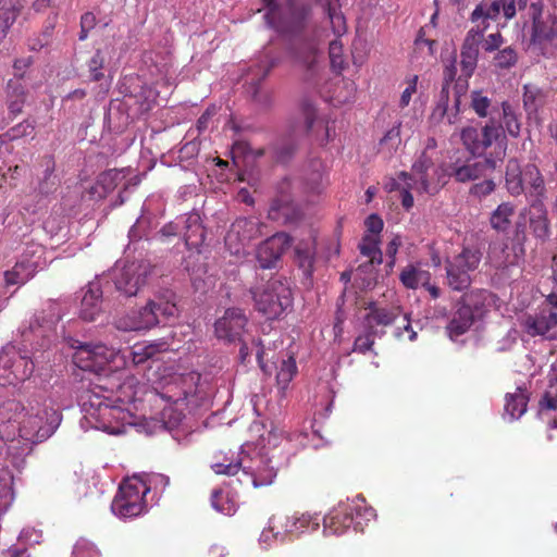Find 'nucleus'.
Masks as SVG:
<instances>
[{
    "label": "nucleus",
    "instance_id": "obj_1",
    "mask_svg": "<svg viewBox=\"0 0 557 557\" xmlns=\"http://www.w3.org/2000/svg\"><path fill=\"white\" fill-rule=\"evenodd\" d=\"M177 312L175 295L170 292L166 296L149 300L147 305L139 310L117 318L114 324L117 330L124 332L149 330L161 322H166L175 318Z\"/></svg>",
    "mask_w": 557,
    "mask_h": 557
},
{
    "label": "nucleus",
    "instance_id": "obj_2",
    "mask_svg": "<svg viewBox=\"0 0 557 557\" xmlns=\"http://www.w3.org/2000/svg\"><path fill=\"white\" fill-rule=\"evenodd\" d=\"M81 399L87 419L96 429L114 435L124 433L125 421L129 418L128 412L119 406H112L107 397L94 389L86 391Z\"/></svg>",
    "mask_w": 557,
    "mask_h": 557
},
{
    "label": "nucleus",
    "instance_id": "obj_3",
    "mask_svg": "<svg viewBox=\"0 0 557 557\" xmlns=\"http://www.w3.org/2000/svg\"><path fill=\"white\" fill-rule=\"evenodd\" d=\"M267 23L280 33L301 29L311 14V7L296 0H262Z\"/></svg>",
    "mask_w": 557,
    "mask_h": 557
},
{
    "label": "nucleus",
    "instance_id": "obj_4",
    "mask_svg": "<svg viewBox=\"0 0 557 557\" xmlns=\"http://www.w3.org/2000/svg\"><path fill=\"white\" fill-rule=\"evenodd\" d=\"M505 188L512 196L523 194L531 200L546 197V186L540 169L532 163L521 168L517 159H509L505 171Z\"/></svg>",
    "mask_w": 557,
    "mask_h": 557
},
{
    "label": "nucleus",
    "instance_id": "obj_5",
    "mask_svg": "<svg viewBox=\"0 0 557 557\" xmlns=\"http://www.w3.org/2000/svg\"><path fill=\"white\" fill-rule=\"evenodd\" d=\"M250 292L256 309L269 320L281 318L293 305L290 287L280 280H270L264 286Z\"/></svg>",
    "mask_w": 557,
    "mask_h": 557
},
{
    "label": "nucleus",
    "instance_id": "obj_6",
    "mask_svg": "<svg viewBox=\"0 0 557 557\" xmlns=\"http://www.w3.org/2000/svg\"><path fill=\"white\" fill-rule=\"evenodd\" d=\"M149 491L150 486L147 481L139 475L124 480L112 502V511L122 518L141 515L146 509L145 497Z\"/></svg>",
    "mask_w": 557,
    "mask_h": 557
},
{
    "label": "nucleus",
    "instance_id": "obj_7",
    "mask_svg": "<svg viewBox=\"0 0 557 557\" xmlns=\"http://www.w3.org/2000/svg\"><path fill=\"white\" fill-rule=\"evenodd\" d=\"M152 267L147 260L126 261L113 271V282L117 292L126 297L136 296L146 285Z\"/></svg>",
    "mask_w": 557,
    "mask_h": 557
},
{
    "label": "nucleus",
    "instance_id": "obj_8",
    "mask_svg": "<svg viewBox=\"0 0 557 557\" xmlns=\"http://www.w3.org/2000/svg\"><path fill=\"white\" fill-rule=\"evenodd\" d=\"M294 64L304 72L306 81L315 78L323 67L324 54L313 38H299L290 47Z\"/></svg>",
    "mask_w": 557,
    "mask_h": 557
},
{
    "label": "nucleus",
    "instance_id": "obj_9",
    "mask_svg": "<svg viewBox=\"0 0 557 557\" xmlns=\"http://www.w3.org/2000/svg\"><path fill=\"white\" fill-rule=\"evenodd\" d=\"M398 178L406 183L401 189V206L407 211L413 207V196L411 190L419 194H436L445 184L441 182L440 173L434 175L432 171H423V173H408L401 171L398 173Z\"/></svg>",
    "mask_w": 557,
    "mask_h": 557
},
{
    "label": "nucleus",
    "instance_id": "obj_10",
    "mask_svg": "<svg viewBox=\"0 0 557 557\" xmlns=\"http://www.w3.org/2000/svg\"><path fill=\"white\" fill-rule=\"evenodd\" d=\"M120 351L104 344L81 345L73 355V362L82 370L100 372L104 367L114 362Z\"/></svg>",
    "mask_w": 557,
    "mask_h": 557
},
{
    "label": "nucleus",
    "instance_id": "obj_11",
    "mask_svg": "<svg viewBox=\"0 0 557 557\" xmlns=\"http://www.w3.org/2000/svg\"><path fill=\"white\" fill-rule=\"evenodd\" d=\"M460 138L466 149L472 156L480 157L500 140L502 127L497 125L496 120L487 121L481 129L473 126L462 128Z\"/></svg>",
    "mask_w": 557,
    "mask_h": 557
},
{
    "label": "nucleus",
    "instance_id": "obj_12",
    "mask_svg": "<svg viewBox=\"0 0 557 557\" xmlns=\"http://www.w3.org/2000/svg\"><path fill=\"white\" fill-rule=\"evenodd\" d=\"M59 421V412L45 406L44 409L37 410L35 414L23 421L21 432L25 438L40 442L54 432Z\"/></svg>",
    "mask_w": 557,
    "mask_h": 557
},
{
    "label": "nucleus",
    "instance_id": "obj_13",
    "mask_svg": "<svg viewBox=\"0 0 557 557\" xmlns=\"http://www.w3.org/2000/svg\"><path fill=\"white\" fill-rule=\"evenodd\" d=\"M520 325L532 337L557 339V311L553 308L541 307L532 313H527L522 317Z\"/></svg>",
    "mask_w": 557,
    "mask_h": 557
},
{
    "label": "nucleus",
    "instance_id": "obj_14",
    "mask_svg": "<svg viewBox=\"0 0 557 557\" xmlns=\"http://www.w3.org/2000/svg\"><path fill=\"white\" fill-rule=\"evenodd\" d=\"M504 154L505 148L499 147L496 158L491 154L480 160H467L463 164L455 163L450 165L449 175L460 183L479 180L493 172L497 166V161H500Z\"/></svg>",
    "mask_w": 557,
    "mask_h": 557
},
{
    "label": "nucleus",
    "instance_id": "obj_15",
    "mask_svg": "<svg viewBox=\"0 0 557 557\" xmlns=\"http://www.w3.org/2000/svg\"><path fill=\"white\" fill-rule=\"evenodd\" d=\"M529 10L533 20V42L544 48L557 46V17L552 14L543 16V5L540 1L531 3Z\"/></svg>",
    "mask_w": 557,
    "mask_h": 557
},
{
    "label": "nucleus",
    "instance_id": "obj_16",
    "mask_svg": "<svg viewBox=\"0 0 557 557\" xmlns=\"http://www.w3.org/2000/svg\"><path fill=\"white\" fill-rule=\"evenodd\" d=\"M271 457H261L255 462L253 467H242L240 473L237 476V482L242 486H251L255 488L269 486L274 482L277 474V466L273 465Z\"/></svg>",
    "mask_w": 557,
    "mask_h": 557
},
{
    "label": "nucleus",
    "instance_id": "obj_17",
    "mask_svg": "<svg viewBox=\"0 0 557 557\" xmlns=\"http://www.w3.org/2000/svg\"><path fill=\"white\" fill-rule=\"evenodd\" d=\"M292 245V237L280 232L262 242L257 249V260L262 269H273Z\"/></svg>",
    "mask_w": 557,
    "mask_h": 557
},
{
    "label": "nucleus",
    "instance_id": "obj_18",
    "mask_svg": "<svg viewBox=\"0 0 557 557\" xmlns=\"http://www.w3.org/2000/svg\"><path fill=\"white\" fill-rule=\"evenodd\" d=\"M485 26L474 25L470 28L463 39L460 50V65L462 75L467 78L471 77L476 69L479 59V48L483 41Z\"/></svg>",
    "mask_w": 557,
    "mask_h": 557
},
{
    "label": "nucleus",
    "instance_id": "obj_19",
    "mask_svg": "<svg viewBox=\"0 0 557 557\" xmlns=\"http://www.w3.org/2000/svg\"><path fill=\"white\" fill-rule=\"evenodd\" d=\"M248 319L244 311L239 308H228L223 317L214 323L215 334L219 338L234 342L240 339Z\"/></svg>",
    "mask_w": 557,
    "mask_h": 557
},
{
    "label": "nucleus",
    "instance_id": "obj_20",
    "mask_svg": "<svg viewBox=\"0 0 557 557\" xmlns=\"http://www.w3.org/2000/svg\"><path fill=\"white\" fill-rule=\"evenodd\" d=\"M360 513V508L351 504H339L333 508L323 519L325 534L341 535L355 524V515Z\"/></svg>",
    "mask_w": 557,
    "mask_h": 557
},
{
    "label": "nucleus",
    "instance_id": "obj_21",
    "mask_svg": "<svg viewBox=\"0 0 557 557\" xmlns=\"http://www.w3.org/2000/svg\"><path fill=\"white\" fill-rule=\"evenodd\" d=\"M33 372L34 362L26 356L16 355L0 369V377L3 385H16L29 379Z\"/></svg>",
    "mask_w": 557,
    "mask_h": 557
},
{
    "label": "nucleus",
    "instance_id": "obj_22",
    "mask_svg": "<svg viewBox=\"0 0 557 557\" xmlns=\"http://www.w3.org/2000/svg\"><path fill=\"white\" fill-rule=\"evenodd\" d=\"M262 224L252 218H238L231 225L225 236V243L232 248L233 242L237 240L239 245L245 246L250 240L261 235Z\"/></svg>",
    "mask_w": 557,
    "mask_h": 557
},
{
    "label": "nucleus",
    "instance_id": "obj_23",
    "mask_svg": "<svg viewBox=\"0 0 557 557\" xmlns=\"http://www.w3.org/2000/svg\"><path fill=\"white\" fill-rule=\"evenodd\" d=\"M546 197H535L530 200L527 208L530 228L533 235L539 239H546L549 236L548 213L543 200Z\"/></svg>",
    "mask_w": 557,
    "mask_h": 557
},
{
    "label": "nucleus",
    "instance_id": "obj_24",
    "mask_svg": "<svg viewBox=\"0 0 557 557\" xmlns=\"http://www.w3.org/2000/svg\"><path fill=\"white\" fill-rule=\"evenodd\" d=\"M300 110L305 119L306 133L314 135L321 145L329 143L330 127L324 120L317 117L314 104L310 100L305 99L300 104Z\"/></svg>",
    "mask_w": 557,
    "mask_h": 557
},
{
    "label": "nucleus",
    "instance_id": "obj_25",
    "mask_svg": "<svg viewBox=\"0 0 557 557\" xmlns=\"http://www.w3.org/2000/svg\"><path fill=\"white\" fill-rule=\"evenodd\" d=\"M499 120L496 119L497 125L502 127V138L505 139V134L512 138H518L521 133V113L518 108L511 102L505 100L499 104Z\"/></svg>",
    "mask_w": 557,
    "mask_h": 557
},
{
    "label": "nucleus",
    "instance_id": "obj_26",
    "mask_svg": "<svg viewBox=\"0 0 557 557\" xmlns=\"http://www.w3.org/2000/svg\"><path fill=\"white\" fill-rule=\"evenodd\" d=\"M102 289L99 282H90L81 301L79 317L92 322L101 313Z\"/></svg>",
    "mask_w": 557,
    "mask_h": 557
},
{
    "label": "nucleus",
    "instance_id": "obj_27",
    "mask_svg": "<svg viewBox=\"0 0 557 557\" xmlns=\"http://www.w3.org/2000/svg\"><path fill=\"white\" fill-rule=\"evenodd\" d=\"M21 79L22 76L12 78L8 82L5 87V106L11 120L22 114L28 95Z\"/></svg>",
    "mask_w": 557,
    "mask_h": 557
},
{
    "label": "nucleus",
    "instance_id": "obj_28",
    "mask_svg": "<svg viewBox=\"0 0 557 557\" xmlns=\"http://www.w3.org/2000/svg\"><path fill=\"white\" fill-rule=\"evenodd\" d=\"M478 318L474 317V313L465 307L459 301L456 304V310L453 312V315L446 326V331L450 338H456L460 335L467 333Z\"/></svg>",
    "mask_w": 557,
    "mask_h": 557
},
{
    "label": "nucleus",
    "instance_id": "obj_29",
    "mask_svg": "<svg viewBox=\"0 0 557 557\" xmlns=\"http://www.w3.org/2000/svg\"><path fill=\"white\" fill-rule=\"evenodd\" d=\"M184 224V242L189 250H197L202 246L206 232L201 224V219L198 213H190L183 219Z\"/></svg>",
    "mask_w": 557,
    "mask_h": 557
},
{
    "label": "nucleus",
    "instance_id": "obj_30",
    "mask_svg": "<svg viewBox=\"0 0 557 557\" xmlns=\"http://www.w3.org/2000/svg\"><path fill=\"white\" fill-rule=\"evenodd\" d=\"M519 253V246L516 243L511 248L504 242L493 243L490 246L488 258L496 268H506L517 263Z\"/></svg>",
    "mask_w": 557,
    "mask_h": 557
},
{
    "label": "nucleus",
    "instance_id": "obj_31",
    "mask_svg": "<svg viewBox=\"0 0 557 557\" xmlns=\"http://www.w3.org/2000/svg\"><path fill=\"white\" fill-rule=\"evenodd\" d=\"M37 271V265L30 260H23L16 262L12 269L3 273L4 283L7 286L24 285L32 280Z\"/></svg>",
    "mask_w": 557,
    "mask_h": 557
},
{
    "label": "nucleus",
    "instance_id": "obj_32",
    "mask_svg": "<svg viewBox=\"0 0 557 557\" xmlns=\"http://www.w3.org/2000/svg\"><path fill=\"white\" fill-rule=\"evenodd\" d=\"M483 258V250L478 244L463 245L459 253L450 260L468 272H474L479 269Z\"/></svg>",
    "mask_w": 557,
    "mask_h": 557
},
{
    "label": "nucleus",
    "instance_id": "obj_33",
    "mask_svg": "<svg viewBox=\"0 0 557 557\" xmlns=\"http://www.w3.org/2000/svg\"><path fill=\"white\" fill-rule=\"evenodd\" d=\"M469 106L480 119L492 121L496 120V114H499V107L494 104L482 90L471 91Z\"/></svg>",
    "mask_w": 557,
    "mask_h": 557
},
{
    "label": "nucleus",
    "instance_id": "obj_34",
    "mask_svg": "<svg viewBox=\"0 0 557 557\" xmlns=\"http://www.w3.org/2000/svg\"><path fill=\"white\" fill-rule=\"evenodd\" d=\"M370 311L366 315L364 320L369 329L374 326H388L395 322V320L400 315L399 307H377L375 305L370 306Z\"/></svg>",
    "mask_w": 557,
    "mask_h": 557
},
{
    "label": "nucleus",
    "instance_id": "obj_35",
    "mask_svg": "<svg viewBox=\"0 0 557 557\" xmlns=\"http://www.w3.org/2000/svg\"><path fill=\"white\" fill-rule=\"evenodd\" d=\"M23 4L20 0H0V42L21 14Z\"/></svg>",
    "mask_w": 557,
    "mask_h": 557
},
{
    "label": "nucleus",
    "instance_id": "obj_36",
    "mask_svg": "<svg viewBox=\"0 0 557 557\" xmlns=\"http://www.w3.org/2000/svg\"><path fill=\"white\" fill-rule=\"evenodd\" d=\"M447 285L455 292H463L468 289L472 283L471 273L461 269L451 260L445 262Z\"/></svg>",
    "mask_w": 557,
    "mask_h": 557
},
{
    "label": "nucleus",
    "instance_id": "obj_37",
    "mask_svg": "<svg viewBox=\"0 0 557 557\" xmlns=\"http://www.w3.org/2000/svg\"><path fill=\"white\" fill-rule=\"evenodd\" d=\"M529 393L525 387L518 386L513 393L505 396V411L510 419H519L528 408Z\"/></svg>",
    "mask_w": 557,
    "mask_h": 557
},
{
    "label": "nucleus",
    "instance_id": "obj_38",
    "mask_svg": "<svg viewBox=\"0 0 557 557\" xmlns=\"http://www.w3.org/2000/svg\"><path fill=\"white\" fill-rule=\"evenodd\" d=\"M183 383L184 377L182 375L171 376L170 380L162 385L158 394L166 401L178 405V403L185 401L191 393L183 387Z\"/></svg>",
    "mask_w": 557,
    "mask_h": 557
},
{
    "label": "nucleus",
    "instance_id": "obj_39",
    "mask_svg": "<svg viewBox=\"0 0 557 557\" xmlns=\"http://www.w3.org/2000/svg\"><path fill=\"white\" fill-rule=\"evenodd\" d=\"M516 213V206L510 201L502 202L491 213V227L497 232L505 233L511 225V219Z\"/></svg>",
    "mask_w": 557,
    "mask_h": 557
},
{
    "label": "nucleus",
    "instance_id": "obj_40",
    "mask_svg": "<svg viewBox=\"0 0 557 557\" xmlns=\"http://www.w3.org/2000/svg\"><path fill=\"white\" fill-rule=\"evenodd\" d=\"M492 294L486 289H472L465 293L458 300L465 307H468L475 318H481L486 310V304Z\"/></svg>",
    "mask_w": 557,
    "mask_h": 557
},
{
    "label": "nucleus",
    "instance_id": "obj_41",
    "mask_svg": "<svg viewBox=\"0 0 557 557\" xmlns=\"http://www.w3.org/2000/svg\"><path fill=\"white\" fill-rule=\"evenodd\" d=\"M500 1L495 0L487 3H480L472 11L470 21L475 25L485 26V30L488 28V20H496L500 13Z\"/></svg>",
    "mask_w": 557,
    "mask_h": 557
},
{
    "label": "nucleus",
    "instance_id": "obj_42",
    "mask_svg": "<svg viewBox=\"0 0 557 557\" xmlns=\"http://www.w3.org/2000/svg\"><path fill=\"white\" fill-rule=\"evenodd\" d=\"M315 258V247L313 243H299L295 248V261L304 271V274L310 276L313 272Z\"/></svg>",
    "mask_w": 557,
    "mask_h": 557
},
{
    "label": "nucleus",
    "instance_id": "obj_43",
    "mask_svg": "<svg viewBox=\"0 0 557 557\" xmlns=\"http://www.w3.org/2000/svg\"><path fill=\"white\" fill-rule=\"evenodd\" d=\"M523 108L527 114L537 113L539 109L544 106L545 95L541 88L535 85L527 84L523 86Z\"/></svg>",
    "mask_w": 557,
    "mask_h": 557
},
{
    "label": "nucleus",
    "instance_id": "obj_44",
    "mask_svg": "<svg viewBox=\"0 0 557 557\" xmlns=\"http://www.w3.org/2000/svg\"><path fill=\"white\" fill-rule=\"evenodd\" d=\"M430 278V272L420 270L412 264L407 265L399 275L403 285L410 289H417L420 285H426Z\"/></svg>",
    "mask_w": 557,
    "mask_h": 557
},
{
    "label": "nucleus",
    "instance_id": "obj_45",
    "mask_svg": "<svg viewBox=\"0 0 557 557\" xmlns=\"http://www.w3.org/2000/svg\"><path fill=\"white\" fill-rule=\"evenodd\" d=\"M324 10L330 18L333 33L341 37L347 32V24L344 14L339 10L337 0H326Z\"/></svg>",
    "mask_w": 557,
    "mask_h": 557
},
{
    "label": "nucleus",
    "instance_id": "obj_46",
    "mask_svg": "<svg viewBox=\"0 0 557 557\" xmlns=\"http://www.w3.org/2000/svg\"><path fill=\"white\" fill-rule=\"evenodd\" d=\"M454 112V104L449 107V89L447 85H442L438 94L436 106L431 114V119L435 122H446L449 124V116Z\"/></svg>",
    "mask_w": 557,
    "mask_h": 557
},
{
    "label": "nucleus",
    "instance_id": "obj_47",
    "mask_svg": "<svg viewBox=\"0 0 557 557\" xmlns=\"http://www.w3.org/2000/svg\"><path fill=\"white\" fill-rule=\"evenodd\" d=\"M211 468L216 474L238 476L242 470V462H234L233 459L225 454L219 453L213 457Z\"/></svg>",
    "mask_w": 557,
    "mask_h": 557
},
{
    "label": "nucleus",
    "instance_id": "obj_48",
    "mask_svg": "<svg viewBox=\"0 0 557 557\" xmlns=\"http://www.w3.org/2000/svg\"><path fill=\"white\" fill-rule=\"evenodd\" d=\"M211 505L216 511L225 516H232L237 509V503L222 490H214L212 492Z\"/></svg>",
    "mask_w": 557,
    "mask_h": 557
},
{
    "label": "nucleus",
    "instance_id": "obj_49",
    "mask_svg": "<svg viewBox=\"0 0 557 557\" xmlns=\"http://www.w3.org/2000/svg\"><path fill=\"white\" fill-rule=\"evenodd\" d=\"M379 238L373 235H364L359 244L361 255L368 257L371 263H382V251L379 247Z\"/></svg>",
    "mask_w": 557,
    "mask_h": 557
},
{
    "label": "nucleus",
    "instance_id": "obj_50",
    "mask_svg": "<svg viewBox=\"0 0 557 557\" xmlns=\"http://www.w3.org/2000/svg\"><path fill=\"white\" fill-rule=\"evenodd\" d=\"M297 373V364L294 357L283 359L276 373L277 385L285 389Z\"/></svg>",
    "mask_w": 557,
    "mask_h": 557
},
{
    "label": "nucleus",
    "instance_id": "obj_51",
    "mask_svg": "<svg viewBox=\"0 0 557 557\" xmlns=\"http://www.w3.org/2000/svg\"><path fill=\"white\" fill-rule=\"evenodd\" d=\"M329 57L332 70L341 74L347 62L344 55L343 44L339 39L332 40L329 47Z\"/></svg>",
    "mask_w": 557,
    "mask_h": 557
},
{
    "label": "nucleus",
    "instance_id": "obj_52",
    "mask_svg": "<svg viewBox=\"0 0 557 557\" xmlns=\"http://www.w3.org/2000/svg\"><path fill=\"white\" fill-rule=\"evenodd\" d=\"M297 146L293 139H280L272 147L275 161L286 163L294 156Z\"/></svg>",
    "mask_w": 557,
    "mask_h": 557
},
{
    "label": "nucleus",
    "instance_id": "obj_53",
    "mask_svg": "<svg viewBox=\"0 0 557 557\" xmlns=\"http://www.w3.org/2000/svg\"><path fill=\"white\" fill-rule=\"evenodd\" d=\"M518 62V53L512 47L498 50L494 55L493 63L498 70H509Z\"/></svg>",
    "mask_w": 557,
    "mask_h": 557
},
{
    "label": "nucleus",
    "instance_id": "obj_54",
    "mask_svg": "<svg viewBox=\"0 0 557 557\" xmlns=\"http://www.w3.org/2000/svg\"><path fill=\"white\" fill-rule=\"evenodd\" d=\"M36 127L35 120L25 119L18 124L12 126L4 134L9 140H17L34 134Z\"/></svg>",
    "mask_w": 557,
    "mask_h": 557
},
{
    "label": "nucleus",
    "instance_id": "obj_55",
    "mask_svg": "<svg viewBox=\"0 0 557 557\" xmlns=\"http://www.w3.org/2000/svg\"><path fill=\"white\" fill-rule=\"evenodd\" d=\"M183 418V410L172 403L171 405L165 406L161 411V420L169 430L177 428Z\"/></svg>",
    "mask_w": 557,
    "mask_h": 557
},
{
    "label": "nucleus",
    "instance_id": "obj_56",
    "mask_svg": "<svg viewBox=\"0 0 557 557\" xmlns=\"http://www.w3.org/2000/svg\"><path fill=\"white\" fill-rule=\"evenodd\" d=\"M528 212L527 208H523L519 212L518 220L515 224L513 242L519 246L520 253H523V245L527 240V221L529 220Z\"/></svg>",
    "mask_w": 557,
    "mask_h": 557
},
{
    "label": "nucleus",
    "instance_id": "obj_57",
    "mask_svg": "<svg viewBox=\"0 0 557 557\" xmlns=\"http://www.w3.org/2000/svg\"><path fill=\"white\" fill-rule=\"evenodd\" d=\"M104 62V55L102 51L98 49L87 62V71L89 73L90 81L99 82L104 77L102 72Z\"/></svg>",
    "mask_w": 557,
    "mask_h": 557
},
{
    "label": "nucleus",
    "instance_id": "obj_58",
    "mask_svg": "<svg viewBox=\"0 0 557 557\" xmlns=\"http://www.w3.org/2000/svg\"><path fill=\"white\" fill-rule=\"evenodd\" d=\"M468 88V78L465 77V79L459 78L455 86V94H454V112L449 116V125L456 124L458 122V116L461 111V96L466 94V90Z\"/></svg>",
    "mask_w": 557,
    "mask_h": 557
},
{
    "label": "nucleus",
    "instance_id": "obj_59",
    "mask_svg": "<svg viewBox=\"0 0 557 557\" xmlns=\"http://www.w3.org/2000/svg\"><path fill=\"white\" fill-rule=\"evenodd\" d=\"M158 351L156 345H135L129 351L134 364H141L152 358Z\"/></svg>",
    "mask_w": 557,
    "mask_h": 557
},
{
    "label": "nucleus",
    "instance_id": "obj_60",
    "mask_svg": "<svg viewBox=\"0 0 557 557\" xmlns=\"http://www.w3.org/2000/svg\"><path fill=\"white\" fill-rule=\"evenodd\" d=\"M423 171H432L434 172V175L438 174V169L435 168L433 158L426 152V150L421 152L411 166L412 173H423Z\"/></svg>",
    "mask_w": 557,
    "mask_h": 557
},
{
    "label": "nucleus",
    "instance_id": "obj_61",
    "mask_svg": "<svg viewBox=\"0 0 557 557\" xmlns=\"http://www.w3.org/2000/svg\"><path fill=\"white\" fill-rule=\"evenodd\" d=\"M374 331L370 329L366 334L359 335L354 343V351L366 354L374 344Z\"/></svg>",
    "mask_w": 557,
    "mask_h": 557
},
{
    "label": "nucleus",
    "instance_id": "obj_62",
    "mask_svg": "<svg viewBox=\"0 0 557 557\" xmlns=\"http://www.w3.org/2000/svg\"><path fill=\"white\" fill-rule=\"evenodd\" d=\"M286 519V531L287 532H297L300 529L307 528L310 523L311 517L309 515H300L298 516H292V517H285Z\"/></svg>",
    "mask_w": 557,
    "mask_h": 557
},
{
    "label": "nucleus",
    "instance_id": "obj_63",
    "mask_svg": "<svg viewBox=\"0 0 557 557\" xmlns=\"http://www.w3.org/2000/svg\"><path fill=\"white\" fill-rule=\"evenodd\" d=\"M400 125L394 126L386 132L384 137L381 139V146H388V150H395L400 144Z\"/></svg>",
    "mask_w": 557,
    "mask_h": 557
},
{
    "label": "nucleus",
    "instance_id": "obj_64",
    "mask_svg": "<svg viewBox=\"0 0 557 557\" xmlns=\"http://www.w3.org/2000/svg\"><path fill=\"white\" fill-rule=\"evenodd\" d=\"M539 407L541 410H556L557 409V391L553 389L550 386L549 389L545 391L542 395Z\"/></svg>",
    "mask_w": 557,
    "mask_h": 557
}]
</instances>
